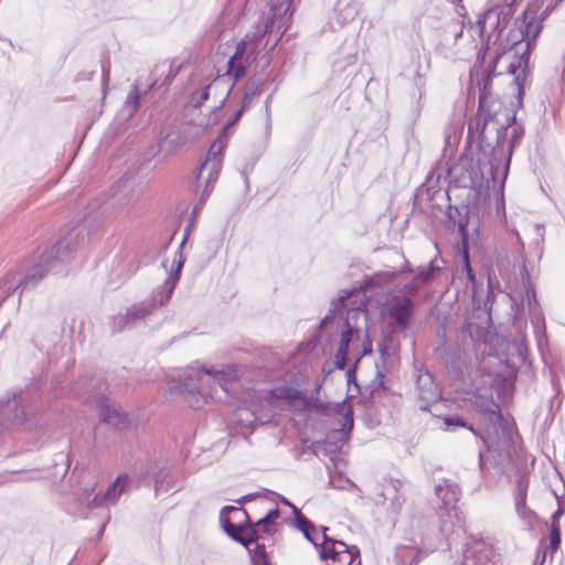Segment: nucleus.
<instances>
[{"label": "nucleus", "mask_w": 565, "mask_h": 565, "mask_svg": "<svg viewBox=\"0 0 565 565\" xmlns=\"http://www.w3.org/2000/svg\"><path fill=\"white\" fill-rule=\"evenodd\" d=\"M500 58L501 55L495 56L488 67L487 76L479 82L478 111L468 126V138L478 141L479 149L482 143L491 139V135L500 126H511L515 122V114L504 107L503 103L491 92V79L497 76L495 67Z\"/></svg>", "instance_id": "nucleus-1"}, {"label": "nucleus", "mask_w": 565, "mask_h": 565, "mask_svg": "<svg viewBox=\"0 0 565 565\" xmlns=\"http://www.w3.org/2000/svg\"><path fill=\"white\" fill-rule=\"evenodd\" d=\"M523 129L511 126H500L491 135V139L482 143L481 151L488 158L486 163L480 164L481 182L480 189L501 190L507 180L511 157L514 148L520 143Z\"/></svg>", "instance_id": "nucleus-2"}, {"label": "nucleus", "mask_w": 565, "mask_h": 565, "mask_svg": "<svg viewBox=\"0 0 565 565\" xmlns=\"http://www.w3.org/2000/svg\"><path fill=\"white\" fill-rule=\"evenodd\" d=\"M245 111L246 110L244 109V107H238L234 111V114L230 117V119L223 127L217 138L211 145L205 156V159L200 164L195 175V183L198 191L202 186L203 189L200 195V201L194 206V211H198L203 205L206 198L210 195L222 168V153L227 146L230 130L236 125V122L241 119Z\"/></svg>", "instance_id": "nucleus-3"}, {"label": "nucleus", "mask_w": 565, "mask_h": 565, "mask_svg": "<svg viewBox=\"0 0 565 565\" xmlns=\"http://www.w3.org/2000/svg\"><path fill=\"white\" fill-rule=\"evenodd\" d=\"M183 262H178L175 270L166 280L162 290L157 291L151 298L134 303L126 309L124 313H118L113 318V331H122L132 328L150 316L158 307L166 303L172 296L177 282L180 279Z\"/></svg>", "instance_id": "nucleus-4"}, {"label": "nucleus", "mask_w": 565, "mask_h": 565, "mask_svg": "<svg viewBox=\"0 0 565 565\" xmlns=\"http://www.w3.org/2000/svg\"><path fill=\"white\" fill-rule=\"evenodd\" d=\"M475 406L487 423V431L481 435L488 450L499 447L501 437L510 439L511 428L504 420L499 404L492 396L476 395Z\"/></svg>", "instance_id": "nucleus-5"}, {"label": "nucleus", "mask_w": 565, "mask_h": 565, "mask_svg": "<svg viewBox=\"0 0 565 565\" xmlns=\"http://www.w3.org/2000/svg\"><path fill=\"white\" fill-rule=\"evenodd\" d=\"M527 13L524 14V31H520L522 39L519 40L516 36L513 39L511 49L521 44L523 40H526L524 51L508 65L509 74L513 75V84L518 88V94H523V83L525 79V73L529 65L530 52H531V40L534 41L541 31V23L531 20L527 21Z\"/></svg>", "instance_id": "nucleus-6"}, {"label": "nucleus", "mask_w": 565, "mask_h": 565, "mask_svg": "<svg viewBox=\"0 0 565 565\" xmlns=\"http://www.w3.org/2000/svg\"><path fill=\"white\" fill-rule=\"evenodd\" d=\"M435 493L441 501L443 509L446 511V514L440 515L443 522L441 531L445 534L450 532V529L447 527V521L445 520V516H447L449 521L454 523V526L457 530L463 531V518L456 510V503L459 501L461 495L459 486L449 479H444L435 486Z\"/></svg>", "instance_id": "nucleus-7"}, {"label": "nucleus", "mask_w": 565, "mask_h": 565, "mask_svg": "<svg viewBox=\"0 0 565 565\" xmlns=\"http://www.w3.org/2000/svg\"><path fill=\"white\" fill-rule=\"evenodd\" d=\"M30 403L29 392H19L13 395H6L0 401V424L3 427H20L28 419V404Z\"/></svg>", "instance_id": "nucleus-8"}, {"label": "nucleus", "mask_w": 565, "mask_h": 565, "mask_svg": "<svg viewBox=\"0 0 565 565\" xmlns=\"http://www.w3.org/2000/svg\"><path fill=\"white\" fill-rule=\"evenodd\" d=\"M205 385H207V381L203 369H190L180 376L179 384L175 388L179 393L184 394L192 399L191 403L193 407H200L202 401L206 396L217 399L222 398L221 396H217L216 388H213L214 393L206 392Z\"/></svg>", "instance_id": "nucleus-9"}, {"label": "nucleus", "mask_w": 565, "mask_h": 565, "mask_svg": "<svg viewBox=\"0 0 565 565\" xmlns=\"http://www.w3.org/2000/svg\"><path fill=\"white\" fill-rule=\"evenodd\" d=\"M93 403L99 408V416L103 423L111 426L116 430L129 428L131 424L129 415L121 411V408L108 397L96 394L93 397Z\"/></svg>", "instance_id": "nucleus-10"}, {"label": "nucleus", "mask_w": 565, "mask_h": 565, "mask_svg": "<svg viewBox=\"0 0 565 565\" xmlns=\"http://www.w3.org/2000/svg\"><path fill=\"white\" fill-rule=\"evenodd\" d=\"M416 392L422 411H428L429 406L441 397L439 385L436 383L434 375L427 370L417 371Z\"/></svg>", "instance_id": "nucleus-11"}, {"label": "nucleus", "mask_w": 565, "mask_h": 565, "mask_svg": "<svg viewBox=\"0 0 565 565\" xmlns=\"http://www.w3.org/2000/svg\"><path fill=\"white\" fill-rule=\"evenodd\" d=\"M127 483L126 477L119 476L111 484L108 486L104 493H97L92 499L94 489H84L83 501L90 508H103L115 504L125 490Z\"/></svg>", "instance_id": "nucleus-12"}, {"label": "nucleus", "mask_w": 565, "mask_h": 565, "mask_svg": "<svg viewBox=\"0 0 565 565\" xmlns=\"http://www.w3.org/2000/svg\"><path fill=\"white\" fill-rule=\"evenodd\" d=\"M363 315L364 312L360 308H352L347 312V318L343 323L344 329L341 332L340 345L334 356V365L339 370H343L347 365L349 344L352 340L353 333L358 331L351 321L356 320Z\"/></svg>", "instance_id": "nucleus-13"}, {"label": "nucleus", "mask_w": 565, "mask_h": 565, "mask_svg": "<svg viewBox=\"0 0 565 565\" xmlns=\"http://www.w3.org/2000/svg\"><path fill=\"white\" fill-rule=\"evenodd\" d=\"M414 310V302L409 297L394 296L391 299L387 315L395 321L397 327L406 330L409 327Z\"/></svg>", "instance_id": "nucleus-14"}, {"label": "nucleus", "mask_w": 565, "mask_h": 565, "mask_svg": "<svg viewBox=\"0 0 565 565\" xmlns=\"http://www.w3.org/2000/svg\"><path fill=\"white\" fill-rule=\"evenodd\" d=\"M248 518L247 512L242 508L224 507L220 513V521L225 533L232 539V535L243 534L244 521Z\"/></svg>", "instance_id": "nucleus-15"}, {"label": "nucleus", "mask_w": 565, "mask_h": 565, "mask_svg": "<svg viewBox=\"0 0 565 565\" xmlns=\"http://www.w3.org/2000/svg\"><path fill=\"white\" fill-rule=\"evenodd\" d=\"M302 398V393L296 387L279 385L269 391L268 395L259 402L257 409H270L269 412L274 413L273 409L278 408L276 405L277 402L286 401L288 404H291L292 402Z\"/></svg>", "instance_id": "nucleus-16"}, {"label": "nucleus", "mask_w": 565, "mask_h": 565, "mask_svg": "<svg viewBox=\"0 0 565 565\" xmlns=\"http://www.w3.org/2000/svg\"><path fill=\"white\" fill-rule=\"evenodd\" d=\"M510 19V9L509 8H492L487 10L482 15L479 17L476 24L470 26V30L477 33L482 42L486 45V49L489 46V41L491 39V34L484 39L486 24L488 21L495 20L497 25H505Z\"/></svg>", "instance_id": "nucleus-17"}, {"label": "nucleus", "mask_w": 565, "mask_h": 565, "mask_svg": "<svg viewBox=\"0 0 565 565\" xmlns=\"http://www.w3.org/2000/svg\"><path fill=\"white\" fill-rule=\"evenodd\" d=\"M207 384L213 383L217 385L224 393H227V385L238 379L239 370L235 364L222 365L221 369L203 367Z\"/></svg>", "instance_id": "nucleus-18"}, {"label": "nucleus", "mask_w": 565, "mask_h": 565, "mask_svg": "<svg viewBox=\"0 0 565 565\" xmlns=\"http://www.w3.org/2000/svg\"><path fill=\"white\" fill-rule=\"evenodd\" d=\"M207 384L213 383L217 385L224 393H227V385L238 379L239 370L235 364L222 365L221 369L203 367Z\"/></svg>", "instance_id": "nucleus-19"}, {"label": "nucleus", "mask_w": 565, "mask_h": 565, "mask_svg": "<svg viewBox=\"0 0 565 565\" xmlns=\"http://www.w3.org/2000/svg\"><path fill=\"white\" fill-rule=\"evenodd\" d=\"M147 93V90L143 94L140 93L138 85L136 83L132 84L119 110V117L122 120H129L130 118H132L140 106L142 96H146Z\"/></svg>", "instance_id": "nucleus-20"}, {"label": "nucleus", "mask_w": 565, "mask_h": 565, "mask_svg": "<svg viewBox=\"0 0 565 565\" xmlns=\"http://www.w3.org/2000/svg\"><path fill=\"white\" fill-rule=\"evenodd\" d=\"M273 416V412L265 415H257L249 407H237L234 415V423L241 428H252L256 422L264 424Z\"/></svg>", "instance_id": "nucleus-21"}, {"label": "nucleus", "mask_w": 565, "mask_h": 565, "mask_svg": "<svg viewBox=\"0 0 565 565\" xmlns=\"http://www.w3.org/2000/svg\"><path fill=\"white\" fill-rule=\"evenodd\" d=\"M263 84V78L250 77L244 85L239 107H244L245 110L249 109L254 97L262 93Z\"/></svg>", "instance_id": "nucleus-22"}, {"label": "nucleus", "mask_w": 565, "mask_h": 565, "mask_svg": "<svg viewBox=\"0 0 565 565\" xmlns=\"http://www.w3.org/2000/svg\"><path fill=\"white\" fill-rule=\"evenodd\" d=\"M445 260L440 256H436L429 262L427 266L418 267L416 277L420 280L422 284L426 285L443 270Z\"/></svg>", "instance_id": "nucleus-23"}, {"label": "nucleus", "mask_w": 565, "mask_h": 565, "mask_svg": "<svg viewBox=\"0 0 565 565\" xmlns=\"http://www.w3.org/2000/svg\"><path fill=\"white\" fill-rule=\"evenodd\" d=\"M319 557L321 559L331 558L332 561L342 562V552L337 548V540L323 534V541L319 544Z\"/></svg>", "instance_id": "nucleus-24"}, {"label": "nucleus", "mask_w": 565, "mask_h": 565, "mask_svg": "<svg viewBox=\"0 0 565 565\" xmlns=\"http://www.w3.org/2000/svg\"><path fill=\"white\" fill-rule=\"evenodd\" d=\"M462 210L465 211V215H461V212L459 211L458 207H450L449 211H448V216L450 220H454V224L457 225L458 227V231L462 237V241L463 243L467 241L468 238V232H467V227H468V217H467V214H468V207L467 206H463Z\"/></svg>", "instance_id": "nucleus-25"}, {"label": "nucleus", "mask_w": 565, "mask_h": 565, "mask_svg": "<svg viewBox=\"0 0 565 565\" xmlns=\"http://www.w3.org/2000/svg\"><path fill=\"white\" fill-rule=\"evenodd\" d=\"M353 292H354V289H350V290H343L340 294L339 298L331 303L330 313L327 315L322 319V321L320 323L321 328H327V326L332 321L333 316L337 312L342 310V308L344 307L345 300H348L353 295Z\"/></svg>", "instance_id": "nucleus-26"}, {"label": "nucleus", "mask_w": 565, "mask_h": 565, "mask_svg": "<svg viewBox=\"0 0 565 565\" xmlns=\"http://www.w3.org/2000/svg\"><path fill=\"white\" fill-rule=\"evenodd\" d=\"M248 57L244 60L231 57L227 62V75L235 82L241 79L246 74Z\"/></svg>", "instance_id": "nucleus-27"}, {"label": "nucleus", "mask_w": 565, "mask_h": 565, "mask_svg": "<svg viewBox=\"0 0 565 565\" xmlns=\"http://www.w3.org/2000/svg\"><path fill=\"white\" fill-rule=\"evenodd\" d=\"M215 81L203 84L199 89L192 92L189 96L188 104L193 108H200L204 102L209 99L210 88Z\"/></svg>", "instance_id": "nucleus-28"}, {"label": "nucleus", "mask_w": 565, "mask_h": 565, "mask_svg": "<svg viewBox=\"0 0 565 565\" xmlns=\"http://www.w3.org/2000/svg\"><path fill=\"white\" fill-rule=\"evenodd\" d=\"M447 177L448 170L446 168L437 166L429 171L426 178V183L428 188L433 190L436 186H439L441 180L446 181Z\"/></svg>", "instance_id": "nucleus-29"}, {"label": "nucleus", "mask_w": 565, "mask_h": 565, "mask_svg": "<svg viewBox=\"0 0 565 565\" xmlns=\"http://www.w3.org/2000/svg\"><path fill=\"white\" fill-rule=\"evenodd\" d=\"M279 510L273 509L270 510L264 518L259 519L255 525L260 527L265 533H271L274 531V524L276 520L279 518Z\"/></svg>", "instance_id": "nucleus-30"}, {"label": "nucleus", "mask_w": 565, "mask_h": 565, "mask_svg": "<svg viewBox=\"0 0 565 565\" xmlns=\"http://www.w3.org/2000/svg\"><path fill=\"white\" fill-rule=\"evenodd\" d=\"M248 551L252 557V565H270L264 544H258L256 542L255 547L253 550L249 548Z\"/></svg>", "instance_id": "nucleus-31"}, {"label": "nucleus", "mask_w": 565, "mask_h": 565, "mask_svg": "<svg viewBox=\"0 0 565 565\" xmlns=\"http://www.w3.org/2000/svg\"><path fill=\"white\" fill-rule=\"evenodd\" d=\"M444 424L446 426V430H449V431H454L458 427H465V428H468L469 430H471L473 434H476L473 428L471 426H468L467 423L458 415L445 417Z\"/></svg>", "instance_id": "nucleus-32"}, {"label": "nucleus", "mask_w": 565, "mask_h": 565, "mask_svg": "<svg viewBox=\"0 0 565 565\" xmlns=\"http://www.w3.org/2000/svg\"><path fill=\"white\" fill-rule=\"evenodd\" d=\"M337 548L340 550L342 554L349 555L348 565H352L356 558L358 561L360 559V550L355 545L349 546L344 542L337 540Z\"/></svg>", "instance_id": "nucleus-33"}, {"label": "nucleus", "mask_w": 565, "mask_h": 565, "mask_svg": "<svg viewBox=\"0 0 565 565\" xmlns=\"http://www.w3.org/2000/svg\"><path fill=\"white\" fill-rule=\"evenodd\" d=\"M294 514H295L296 525L299 531H301V532H306V530L316 531L315 524L310 520H308L303 514H301V512L297 508H294Z\"/></svg>", "instance_id": "nucleus-34"}, {"label": "nucleus", "mask_w": 565, "mask_h": 565, "mask_svg": "<svg viewBox=\"0 0 565 565\" xmlns=\"http://www.w3.org/2000/svg\"><path fill=\"white\" fill-rule=\"evenodd\" d=\"M525 500L526 499H523L522 502H520V499H515V510L522 520L531 523L534 519V513L526 507Z\"/></svg>", "instance_id": "nucleus-35"}, {"label": "nucleus", "mask_w": 565, "mask_h": 565, "mask_svg": "<svg viewBox=\"0 0 565 565\" xmlns=\"http://www.w3.org/2000/svg\"><path fill=\"white\" fill-rule=\"evenodd\" d=\"M561 544V530L558 524H552L550 531V548L555 552Z\"/></svg>", "instance_id": "nucleus-36"}, {"label": "nucleus", "mask_w": 565, "mask_h": 565, "mask_svg": "<svg viewBox=\"0 0 565 565\" xmlns=\"http://www.w3.org/2000/svg\"><path fill=\"white\" fill-rule=\"evenodd\" d=\"M422 285L423 284L420 282V280L417 277H415L411 282L405 284L402 290L406 295L405 297L411 298L418 294Z\"/></svg>", "instance_id": "nucleus-37"}, {"label": "nucleus", "mask_w": 565, "mask_h": 565, "mask_svg": "<svg viewBox=\"0 0 565 565\" xmlns=\"http://www.w3.org/2000/svg\"><path fill=\"white\" fill-rule=\"evenodd\" d=\"M161 471H162V467L159 463L154 462V463H150L146 467L143 476L146 479H151V480L157 481Z\"/></svg>", "instance_id": "nucleus-38"}, {"label": "nucleus", "mask_w": 565, "mask_h": 565, "mask_svg": "<svg viewBox=\"0 0 565 565\" xmlns=\"http://www.w3.org/2000/svg\"><path fill=\"white\" fill-rule=\"evenodd\" d=\"M352 428H353V412L351 408H348L344 414L341 431L344 435H349L351 433Z\"/></svg>", "instance_id": "nucleus-39"}, {"label": "nucleus", "mask_w": 565, "mask_h": 565, "mask_svg": "<svg viewBox=\"0 0 565 565\" xmlns=\"http://www.w3.org/2000/svg\"><path fill=\"white\" fill-rule=\"evenodd\" d=\"M247 39H248V35L246 36V39L241 40L236 44L235 53L231 57L244 60L245 53L249 46Z\"/></svg>", "instance_id": "nucleus-40"}, {"label": "nucleus", "mask_w": 565, "mask_h": 565, "mask_svg": "<svg viewBox=\"0 0 565 565\" xmlns=\"http://www.w3.org/2000/svg\"><path fill=\"white\" fill-rule=\"evenodd\" d=\"M244 525H245V529H244V534H246L248 537H253L254 539V543L257 542L258 540V534H257V531L255 529V524H252L249 519H245L244 521Z\"/></svg>", "instance_id": "nucleus-41"}, {"label": "nucleus", "mask_w": 565, "mask_h": 565, "mask_svg": "<svg viewBox=\"0 0 565 565\" xmlns=\"http://www.w3.org/2000/svg\"><path fill=\"white\" fill-rule=\"evenodd\" d=\"M526 491H527V481L520 477L518 480V494L515 499H520V502H522L523 499H526Z\"/></svg>", "instance_id": "nucleus-42"}, {"label": "nucleus", "mask_w": 565, "mask_h": 565, "mask_svg": "<svg viewBox=\"0 0 565 565\" xmlns=\"http://www.w3.org/2000/svg\"><path fill=\"white\" fill-rule=\"evenodd\" d=\"M462 258H463V266L467 271L468 280L473 284L476 281V276L471 268L470 260H469V254L467 250L463 252Z\"/></svg>", "instance_id": "nucleus-43"}, {"label": "nucleus", "mask_w": 565, "mask_h": 565, "mask_svg": "<svg viewBox=\"0 0 565 565\" xmlns=\"http://www.w3.org/2000/svg\"><path fill=\"white\" fill-rule=\"evenodd\" d=\"M232 539L235 542L241 543L243 546H245L247 550H249L250 544L254 543L253 537H248L246 534H239V535H232Z\"/></svg>", "instance_id": "nucleus-44"}, {"label": "nucleus", "mask_w": 565, "mask_h": 565, "mask_svg": "<svg viewBox=\"0 0 565 565\" xmlns=\"http://www.w3.org/2000/svg\"><path fill=\"white\" fill-rule=\"evenodd\" d=\"M379 353H380L383 365L386 366V364L390 363V361L392 359L390 349L385 345H381L379 348Z\"/></svg>", "instance_id": "nucleus-45"}, {"label": "nucleus", "mask_w": 565, "mask_h": 565, "mask_svg": "<svg viewBox=\"0 0 565 565\" xmlns=\"http://www.w3.org/2000/svg\"><path fill=\"white\" fill-rule=\"evenodd\" d=\"M475 552H476V550H473V548H468L465 551L463 561H462L463 565H480L473 559Z\"/></svg>", "instance_id": "nucleus-46"}, {"label": "nucleus", "mask_w": 565, "mask_h": 565, "mask_svg": "<svg viewBox=\"0 0 565 565\" xmlns=\"http://www.w3.org/2000/svg\"><path fill=\"white\" fill-rule=\"evenodd\" d=\"M273 28H274V19L273 18H269L266 23H265V29L264 30H260L258 31L257 33L254 34V38L257 39V38H262L264 35V33L266 32H271L273 31Z\"/></svg>", "instance_id": "nucleus-47"}, {"label": "nucleus", "mask_w": 565, "mask_h": 565, "mask_svg": "<svg viewBox=\"0 0 565 565\" xmlns=\"http://www.w3.org/2000/svg\"><path fill=\"white\" fill-rule=\"evenodd\" d=\"M273 95H269L265 100V111H266V121L267 128H270V103Z\"/></svg>", "instance_id": "nucleus-48"}, {"label": "nucleus", "mask_w": 565, "mask_h": 565, "mask_svg": "<svg viewBox=\"0 0 565 565\" xmlns=\"http://www.w3.org/2000/svg\"><path fill=\"white\" fill-rule=\"evenodd\" d=\"M316 531L312 530H306V532H302L303 536L313 544L315 547H319V543L317 542L316 537L313 536V533Z\"/></svg>", "instance_id": "nucleus-49"}, {"label": "nucleus", "mask_w": 565, "mask_h": 565, "mask_svg": "<svg viewBox=\"0 0 565 565\" xmlns=\"http://www.w3.org/2000/svg\"><path fill=\"white\" fill-rule=\"evenodd\" d=\"M526 298H527V305H529L530 311L534 310V308L536 306V299H535L533 291L529 290L526 292Z\"/></svg>", "instance_id": "nucleus-50"}, {"label": "nucleus", "mask_w": 565, "mask_h": 565, "mask_svg": "<svg viewBox=\"0 0 565 565\" xmlns=\"http://www.w3.org/2000/svg\"><path fill=\"white\" fill-rule=\"evenodd\" d=\"M564 514V511L558 508L552 515V524H558V519Z\"/></svg>", "instance_id": "nucleus-51"}, {"label": "nucleus", "mask_w": 565, "mask_h": 565, "mask_svg": "<svg viewBox=\"0 0 565 565\" xmlns=\"http://www.w3.org/2000/svg\"><path fill=\"white\" fill-rule=\"evenodd\" d=\"M452 33L456 42L463 33V25H456Z\"/></svg>", "instance_id": "nucleus-52"}, {"label": "nucleus", "mask_w": 565, "mask_h": 565, "mask_svg": "<svg viewBox=\"0 0 565 565\" xmlns=\"http://www.w3.org/2000/svg\"><path fill=\"white\" fill-rule=\"evenodd\" d=\"M347 11L348 12H347L345 19H353L358 12L355 6H350V4L347 7Z\"/></svg>", "instance_id": "nucleus-53"}, {"label": "nucleus", "mask_w": 565, "mask_h": 565, "mask_svg": "<svg viewBox=\"0 0 565 565\" xmlns=\"http://www.w3.org/2000/svg\"><path fill=\"white\" fill-rule=\"evenodd\" d=\"M168 139V135H163L162 132L160 134L159 136V147L160 149H163L164 148V145H166V141Z\"/></svg>", "instance_id": "nucleus-54"}, {"label": "nucleus", "mask_w": 565, "mask_h": 565, "mask_svg": "<svg viewBox=\"0 0 565 565\" xmlns=\"http://www.w3.org/2000/svg\"><path fill=\"white\" fill-rule=\"evenodd\" d=\"M109 81V71L108 70H103V85L104 87L107 86V83Z\"/></svg>", "instance_id": "nucleus-55"}, {"label": "nucleus", "mask_w": 565, "mask_h": 565, "mask_svg": "<svg viewBox=\"0 0 565 565\" xmlns=\"http://www.w3.org/2000/svg\"><path fill=\"white\" fill-rule=\"evenodd\" d=\"M278 497H279L280 502H282L285 505L290 507L292 510H294V508H296V505H294L287 498H285L282 495H278Z\"/></svg>", "instance_id": "nucleus-56"}, {"label": "nucleus", "mask_w": 565, "mask_h": 565, "mask_svg": "<svg viewBox=\"0 0 565 565\" xmlns=\"http://www.w3.org/2000/svg\"><path fill=\"white\" fill-rule=\"evenodd\" d=\"M540 324H541L540 317H535V319L533 320V326H534L536 334L540 332Z\"/></svg>", "instance_id": "nucleus-57"}, {"label": "nucleus", "mask_w": 565, "mask_h": 565, "mask_svg": "<svg viewBox=\"0 0 565 565\" xmlns=\"http://www.w3.org/2000/svg\"><path fill=\"white\" fill-rule=\"evenodd\" d=\"M487 23L490 24V26L492 28L493 31H497L501 28V25H497V21L495 20H491V21H488Z\"/></svg>", "instance_id": "nucleus-58"}, {"label": "nucleus", "mask_w": 565, "mask_h": 565, "mask_svg": "<svg viewBox=\"0 0 565 565\" xmlns=\"http://www.w3.org/2000/svg\"><path fill=\"white\" fill-rule=\"evenodd\" d=\"M255 494H247V495H244L242 497L241 499L237 500L238 503H243L245 501H248L250 500Z\"/></svg>", "instance_id": "nucleus-59"}, {"label": "nucleus", "mask_w": 565, "mask_h": 565, "mask_svg": "<svg viewBox=\"0 0 565 565\" xmlns=\"http://www.w3.org/2000/svg\"><path fill=\"white\" fill-rule=\"evenodd\" d=\"M462 333H467L469 335H471V332H470V323H468L467 326H465L461 330Z\"/></svg>", "instance_id": "nucleus-60"}, {"label": "nucleus", "mask_w": 565, "mask_h": 565, "mask_svg": "<svg viewBox=\"0 0 565 565\" xmlns=\"http://www.w3.org/2000/svg\"><path fill=\"white\" fill-rule=\"evenodd\" d=\"M405 273H413V269L408 266H405L403 269H401L399 274H405Z\"/></svg>", "instance_id": "nucleus-61"}, {"label": "nucleus", "mask_w": 565, "mask_h": 565, "mask_svg": "<svg viewBox=\"0 0 565 565\" xmlns=\"http://www.w3.org/2000/svg\"><path fill=\"white\" fill-rule=\"evenodd\" d=\"M536 232H537V235L540 236V242H537V244H540L543 242V234H542L541 227L537 226Z\"/></svg>", "instance_id": "nucleus-62"}, {"label": "nucleus", "mask_w": 565, "mask_h": 565, "mask_svg": "<svg viewBox=\"0 0 565 565\" xmlns=\"http://www.w3.org/2000/svg\"><path fill=\"white\" fill-rule=\"evenodd\" d=\"M105 524L102 525L100 530L98 531V537H100L104 533V530H105Z\"/></svg>", "instance_id": "nucleus-63"}, {"label": "nucleus", "mask_w": 565, "mask_h": 565, "mask_svg": "<svg viewBox=\"0 0 565 565\" xmlns=\"http://www.w3.org/2000/svg\"><path fill=\"white\" fill-rule=\"evenodd\" d=\"M315 408L316 409H324V406H323V404L319 403V404L315 405Z\"/></svg>", "instance_id": "nucleus-64"}]
</instances>
